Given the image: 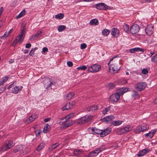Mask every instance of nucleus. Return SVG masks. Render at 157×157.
I'll list each match as a JSON object with an SVG mask.
<instances>
[{"label": "nucleus", "instance_id": "2f4dec72", "mask_svg": "<svg viewBox=\"0 0 157 157\" xmlns=\"http://www.w3.org/2000/svg\"><path fill=\"white\" fill-rule=\"evenodd\" d=\"M8 77L6 76L0 79V85H2L6 82L8 79Z\"/></svg>", "mask_w": 157, "mask_h": 157}, {"label": "nucleus", "instance_id": "f257e3e1", "mask_svg": "<svg viewBox=\"0 0 157 157\" xmlns=\"http://www.w3.org/2000/svg\"><path fill=\"white\" fill-rule=\"evenodd\" d=\"M113 59H110L108 63L109 67V71L113 74L116 73L117 71L120 70V65L118 64L115 63H113Z\"/></svg>", "mask_w": 157, "mask_h": 157}, {"label": "nucleus", "instance_id": "79ce46f5", "mask_svg": "<svg viewBox=\"0 0 157 157\" xmlns=\"http://www.w3.org/2000/svg\"><path fill=\"white\" fill-rule=\"evenodd\" d=\"M87 68V66L85 65H82L80 67L77 68V69L78 70H83L84 71Z\"/></svg>", "mask_w": 157, "mask_h": 157}, {"label": "nucleus", "instance_id": "ea45409f", "mask_svg": "<svg viewBox=\"0 0 157 157\" xmlns=\"http://www.w3.org/2000/svg\"><path fill=\"white\" fill-rule=\"evenodd\" d=\"M123 30L126 33H127L129 31V26L126 24H124L123 25Z\"/></svg>", "mask_w": 157, "mask_h": 157}, {"label": "nucleus", "instance_id": "052dcab7", "mask_svg": "<svg viewBox=\"0 0 157 157\" xmlns=\"http://www.w3.org/2000/svg\"><path fill=\"white\" fill-rule=\"evenodd\" d=\"M31 45L30 43H27L25 45L26 48H29L31 47Z\"/></svg>", "mask_w": 157, "mask_h": 157}, {"label": "nucleus", "instance_id": "1a4fd4ad", "mask_svg": "<svg viewBox=\"0 0 157 157\" xmlns=\"http://www.w3.org/2000/svg\"><path fill=\"white\" fill-rule=\"evenodd\" d=\"M95 8L98 10H105L108 9V6L103 3H100L95 5Z\"/></svg>", "mask_w": 157, "mask_h": 157}, {"label": "nucleus", "instance_id": "9b49d317", "mask_svg": "<svg viewBox=\"0 0 157 157\" xmlns=\"http://www.w3.org/2000/svg\"><path fill=\"white\" fill-rule=\"evenodd\" d=\"M110 101L113 103L118 101L120 98V95L118 93H115L112 94L110 97Z\"/></svg>", "mask_w": 157, "mask_h": 157}, {"label": "nucleus", "instance_id": "412c9836", "mask_svg": "<svg viewBox=\"0 0 157 157\" xmlns=\"http://www.w3.org/2000/svg\"><path fill=\"white\" fill-rule=\"evenodd\" d=\"M149 150L147 148H145L140 151L137 154L138 157L143 156L148 152Z\"/></svg>", "mask_w": 157, "mask_h": 157}, {"label": "nucleus", "instance_id": "f704fd0d", "mask_svg": "<svg viewBox=\"0 0 157 157\" xmlns=\"http://www.w3.org/2000/svg\"><path fill=\"white\" fill-rule=\"evenodd\" d=\"M25 10H23L18 15L16 16V18L18 19L21 18L25 15Z\"/></svg>", "mask_w": 157, "mask_h": 157}, {"label": "nucleus", "instance_id": "603ef678", "mask_svg": "<svg viewBox=\"0 0 157 157\" xmlns=\"http://www.w3.org/2000/svg\"><path fill=\"white\" fill-rule=\"evenodd\" d=\"M48 52V48L47 47H44L42 48V53L43 54H46V52Z\"/></svg>", "mask_w": 157, "mask_h": 157}, {"label": "nucleus", "instance_id": "6e6552de", "mask_svg": "<svg viewBox=\"0 0 157 157\" xmlns=\"http://www.w3.org/2000/svg\"><path fill=\"white\" fill-rule=\"evenodd\" d=\"M132 129V128L130 126L128 125L124 128H120L118 129L117 133L118 134L121 135L125 134L130 131Z\"/></svg>", "mask_w": 157, "mask_h": 157}, {"label": "nucleus", "instance_id": "6e6d98bb", "mask_svg": "<svg viewBox=\"0 0 157 157\" xmlns=\"http://www.w3.org/2000/svg\"><path fill=\"white\" fill-rule=\"evenodd\" d=\"M5 88V87H4L3 86L0 85V94L3 92Z\"/></svg>", "mask_w": 157, "mask_h": 157}, {"label": "nucleus", "instance_id": "37998d69", "mask_svg": "<svg viewBox=\"0 0 157 157\" xmlns=\"http://www.w3.org/2000/svg\"><path fill=\"white\" fill-rule=\"evenodd\" d=\"M143 132L141 125L139 126L136 128V133H139L141 132Z\"/></svg>", "mask_w": 157, "mask_h": 157}, {"label": "nucleus", "instance_id": "2eb2a0df", "mask_svg": "<svg viewBox=\"0 0 157 157\" xmlns=\"http://www.w3.org/2000/svg\"><path fill=\"white\" fill-rule=\"evenodd\" d=\"M111 131V129L110 127L107 128L106 129L102 130L101 133V137H104L110 133Z\"/></svg>", "mask_w": 157, "mask_h": 157}, {"label": "nucleus", "instance_id": "39448f33", "mask_svg": "<svg viewBox=\"0 0 157 157\" xmlns=\"http://www.w3.org/2000/svg\"><path fill=\"white\" fill-rule=\"evenodd\" d=\"M101 66L98 64H94L91 65H87V71L91 73H96L99 71Z\"/></svg>", "mask_w": 157, "mask_h": 157}, {"label": "nucleus", "instance_id": "4468645a", "mask_svg": "<svg viewBox=\"0 0 157 157\" xmlns=\"http://www.w3.org/2000/svg\"><path fill=\"white\" fill-rule=\"evenodd\" d=\"M63 124L62 127L63 128H66L73 124V122L71 121L68 119H66L65 120L63 121Z\"/></svg>", "mask_w": 157, "mask_h": 157}, {"label": "nucleus", "instance_id": "c85d7f7f", "mask_svg": "<svg viewBox=\"0 0 157 157\" xmlns=\"http://www.w3.org/2000/svg\"><path fill=\"white\" fill-rule=\"evenodd\" d=\"M113 107V106L110 105L105 108L102 110V113L103 114L105 115V114H107V112L109 111H111V109Z\"/></svg>", "mask_w": 157, "mask_h": 157}, {"label": "nucleus", "instance_id": "f8f14e48", "mask_svg": "<svg viewBox=\"0 0 157 157\" xmlns=\"http://www.w3.org/2000/svg\"><path fill=\"white\" fill-rule=\"evenodd\" d=\"M42 33L41 31H38L34 35H33L30 37L29 40L30 41H33L37 38L40 37L42 35Z\"/></svg>", "mask_w": 157, "mask_h": 157}, {"label": "nucleus", "instance_id": "338daca9", "mask_svg": "<svg viewBox=\"0 0 157 157\" xmlns=\"http://www.w3.org/2000/svg\"><path fill=\"white\" fill-rule=\"evenodd\" d=\"M4 10L3 7H2L0 9V16H1Z\"/></svg>", "mask_w": 157, "mask_h": 157}, {"label": "nucleus", "instance_id": "c756f323", "mask_svg": "<svg viewBox=\"0 0 157 157\" xmlns=\"http://www.w3.org/2000/svg\"><path fill=\"white\" fill-rule=\"evenodd\" d=\"M50 128V126L48 124H46L44 128L43 132L44 133H47L49 131Z\"/></svg>", "mask_w": 157, "mask_h": 157}, {"label": "nucleus", "instance_id": "a19ab883", "mask_svg": "<svg viewBox=\"0 0 157 157\" xmlns=\"http://www.w3.org/2000/svg\"><path fill=\"white\" fill-rule=\"evenodd\" d=\"M66 26L64 25H60L58 26V30L59 32H61L65 29Z\"/></svg>", "mask_w": 157, "mask_h": 157}, {"label": "nucleus", "instance_id": "9d476101", "mask_svg": "<svg viewBox=\"0 0 157 157\" xmlns=\"http://www.w3.org/2000/svg\"><path fill=\"white\" fill-rule=\"evenodd\" d=\"M139 30V26L135 24L131 26L130 29V31L132 34H134L138 32Z\"/></svg>", "mask_w": 157, "mask_h": 157}, {"label": "nucleus", "instance_id": "c9c22d12", "mask_svg": "<svg viewBox=\"0 0 157 157\" xmlns=\"http://www.w3.org/2000/svg\"><path fill=\"white\" fill-rule=\"evenodd\" d=\"M110 33V31L107 29H104L102 32V33L104 36H107Z\"/></svg>", "mask_w": 157, "mask_h": 157}, {"label": "nucleus", "instance_id": "69168bd1", "mask_svg": "<svg viewBox=\"0 0 157 157\" xmlns=\"http://www.w3.org/2000/svg\"><path fill=\"white\" fill-rule=\"evenodd\" d=\"M40 132H40V130H38V132L37 133H36V136H39L40 135Z\"/></svg>", "mask_w": 157, "mask_h": 157}, {"label": "nucleus", "instance_id": "13d9d810", "mask_svg": "<svg viewBox=\"0 0 157 157\" xmlns=\"http://www.w3.org/2000/svg\"><path fill=\"white\" fill-rule=\"evenodd\" d=\"M67 64L69 67H72L73 66L72 62L71 61H68L67 63Z\"/></svg>", "mask_w": 157, "mask_h": 157}, {"label": "nucleus", "instance_id": "c03bdc74", "mask_svg": "<svg viewBox=\"0 0 157 157\" xmlns=\"http://www.w3.org/2000/svg\"><path fill=\"white\" fill-rule=\"evenodd\" d=\"M59 143H56L51 145V147H50V148L51 150H53L56 148L57 147H58L59 146Z\"/></svg>", "mask_w": 157, "mask_h": 157}, {"label": "nucleus", "instance_id": "dca6fc26", "mask_svg": "<svg viewBox=\"0 0 157 157\" xmlns=\"http://www.w3.org/2000/svg\"><path fill=\"white\" fill-rule=\"evenodd\" d=\"M22 88V86H17L15 85L14 87L12 89V92L13 94H17L18 93L19 91H21Z\"/></svg>", "mask_w": 157, "mask_h": 157}, {"label": "nucleus", "instance_id": "4d7b16f0", "mask_svg": "<svg viewBox=\"0 0 157 157\" xmlns=\"http://www.w3.org/2000/svg\"><path fill=\"white\" fill-rule=\"evenodd\" d=\"M86 47V45L85 44L83 43L81 45L80 48L82 49L85 48Z\"/></svg>", "mask_w": 157, "mask_h": 157}, {"label": "nucleus", "instance_id": "e2e57ef3", "mask_svg": "<svg viewBox=\"0 0 157 157\" xmlns=\"http://www.w3.org/2000/svg\"><path fill=\"white\" fill-rule=\"evenodd\" d=\"M18 40H17V39H15L13 42L12 45L14 46L18 42Z\"/></svg>", "mask_w": 157, "mask_h": 157}, {"label": "nucleus", "instance_id": "58836bf2", "mask_svg": "<svg viewBox=\"0 0 157 157\" xmlns=\"http://www.w3.org/2000/svg\"><path fill=\"white\" fill-rule=\"evenodd\" d=\"M64 15L63 13H59L55 16V18L56 19H61L63 18Z\"/></svg>", "mask_w": 157, "mask_h": 157}, {"label": "nucleus", "instance_id": "72a5a7b5", "mask_svg": "<svg viewBox=\"0 0 157 157\" xmlns=\"http://www.w3.org/2000/svg\"><path fill=\"white\" fill-rule=\"evenodd\" d=\"M74 96V94L73 93H70L67 95L66 99L67 100H70Z\"/></svg>", "mask_w": 157, "mask_h": 157}, {"label": "nucleus", "instance_id": "5fc2aeb1", "mask_svg": "<svg viewBox=\"0 0 157 157\" xmlns=\"http://www.w3.org/2000/svg\"><path fill=\"white\" fill-rule=\"evenodd\" d=\"M108 86L110 89H113L115 87V85L112 83H109Z\"/></svg>", "mask_w": 157, "mask_h": 157}, {"label": "nucleus", "instance_id": "7c9ffc66", "mask_svg": "<svg viewBox=\"0 0 157 157\" xmlns=\"http://www.w3.org/2000/svg\"><path fill=\"white\" fill-rule=\"evenodd\" d=\"M23 148V147L22 145H17V147L14 149L13 152L16 153L19 151L22 150Z\"/></svg>", "mask_w": 157, "mask_h": 157}, {"label": "nucleus", "instance_id": "a18cd8bd", "mask_svg": "<svg viewBox=\"0 0 157 157\" xmlns=\"http://www.w3.org/2000/svg\"><path fill=\"white\" fill-rule=\"evenodd\" d=\"M139 94L136 91H133V93L132 94V96L135 98H137L138 97Z\"/></svg>", "mask_w": 157, "mask_h": 157}, {"label": "nucleus", "instance_id": "bf43d9fd", "mask_svg": "<svg viewBox=\"0 0 157 157\" xmlns=\"http://www.w3.org/2000/svg\"><path fill=\"white\" fill-rule=\"evenodd\" d=\"M15 85H16L13 83V84L9 85L8 86V89L9 90H10V89L11 88H13Z\"/></svg>", "mask_w": 157, "mask_h": 157}, {"label": "nucleus", "instance_id": "4c0bfd02", "mask_svg": "<svg viewBox=\"0 0 157 157\" xmlns=\"http://www.w3.org/2000/svg\"><path fill=\"white\" fill-rule=\"evenodd\" d=\"M122 121H116L112 122V124L114 126H118L122 124Z\"/></svg>", "mask_w": 157, "mask_h": 157}, {"label": "nucleus", "instance_id": "680f3d73", "mask_svg": "<svg viewBox=\"0 0 157 157\" xmlns=\"http://www.w3.org/2000/svg\"><path fill=\"white\" fill-rule=\"evenodd\" d=\"M18 40H17V39H15L13 42L12 45L14 46L18 42Z\"/></svg>", "mask_w": 157, "mask_h": 157}, {"label": "nucleus", "instance_id": "423d86ee", "mask_svg": "<svg viewBox=\"0 0 157 157\" xmlns=\"http://www.w3.org/2000/svg\"><path fill=\"white\" fill-rule=\"evenodd\" d=\"M14 144L11 140H8L5 142L4 144L2 146L1 149V151H3L7 150L13 147Z\"/></svg>", "mask_w": 157, "mask_h": 157}, {"label": "nucleus", "instance_id": "393cba45", "mask_svg": "<svg viewBox=\"0 0 157 157\" xmlns=\"http://www.w3.org/2000/svg\"><path fill=\"white\" fill-rule=\"evenodd\" d=\"M73 105L72 104H71L70 102L67 103L62 108V109L63 111L66 110H68L72 108Z\"/></svg>", "mask_w": 157, "mask_h": 157}, {"label": "nucleus", "instance_id": "0e129e2a", "mask_svg": "<svg viewBox=\"0 0 157 157\" xmlns=\"http://www.w3.org/2000/svg\"><path fill=\"white\" fill-rule=\"evenodd\" d=\"M22 36H21L19 35H18V36H17L16 38V39H17V40H18V41H19L21 39V38H22Z\"/></svg>", "mask_w": 157, "mask_h": 157}, {"label": "nucleus", "instance_id": "6ab92c4d", "mask_svg": "<svg viewBox=\"0 0 157 157\" xmlns=\"http://www.w3.org/2000/svg\"><path fill=\"white\" fill-rule=\"evenodd\" d=\"M99 107L98 105H94L89 106L87 108V110L89 112H93L99 109Z\"/></svg>", "mask_w": 157, "mask_h": 157}, {"label": "nucleus", "instance_id": "3c124183", "mask_svg": "<svg viewBox=\"0 0 157 157\" xmlns=\"http://www.w3.org/2000/svg\"><path fill=\"white\" fill-rule=\"evenodd\" d=\"M141 73L144 75H146L148 73V70L147 68H144L142 70Z\"/></svg>", "mask_w": 157, "mask_h": 157}, {"label": "nucleus", "instance_id": "aec40b11", "mask_svg": "<svg viewBox=\"0 0 157 157\" xmlns=\"http://www.w3.org/2000/svg\"><path fill=\"white\" fill-rule=\"evenodd\" d=\"M129 51L131 53H134L136 52H144V49L142 48L137 47L130 49Z\"/></svg>", "mask_w": 157, "mask_h": 157}, {"label": "nucleus", "instance_id": "bb28decb", "mask_svg": "<svg viewBox=\"0 0 157 157\" xmlns=\"http://www.w3.org/2000/svg\"><path fill=\"white\" fill-rule=\"evenodd\" d=\"M83 153V151L81 149H75L73 151V154L75 156L82 154Z\"/></svg>", "mask_w": 157, "mask_h": 157}, {"label": "nucleus", "instance_id": "473e14b6", "mask_svg": "<svg viewBox=\"0 0 157 157\" xmlns=\"http://www.w3.org/2000/svg\"><path fill=\"white\" fill-rule=\"evenodd\" d=\"M140 125L143 131L147 130L149 128L148 126L145 123H143Z\"/></svg>", "mask_w": 157, "mask_h": 157}, {"label": "nucleus", "instance_id": "0eeeda50", "mask_svg": "<svg viewBox=\"0 0 157 157\" xmlns=\"http://www.w3.org/2000/svg\"><path fill=\"white\" fill-rule=\"evenodd\" d=\"M147 86L146 83L144 82L137 83L135 85V89L139 91L143 90Z\"/></svg>", "mask_w": 157, "mask_h": 157}, {"label": "nucleus", "instance_id": "774afa93", "mask_svg": "<svg viewBox=\"0 0 157 157\" xmlns=\"http://www.w3.org/2000/svg\"><path fill=\"white\" fill-rule=\"evenodd\" d=\"M50 120V118H45L44 120V121L45 122H47L49 121Z\"/></svg>", "mask_w": 157, "mask_h": 157}, {"label": "nucleus", "instance_id": "49530a36", "mask_svg": "<svg viewBox=\"0 0 157 157\" xmlns=\"http://www.w3.org/2000/svg\"><path fill=\"white\" fill-rule=\"evenodd\" d=\"M38 48L37 47H35L34 48H32L30 51L29 54L31 56H33L34 55V51L37 49Z\"/></svg>", "mask_w": 157, "mask_h": 157}, {"label": "nucleus", "instance_id": "a878e982", "mask_svg": "<svg viewBox=\"0 0 157 157\" xmlns=\"http://www.w3.org/2000/svg\"><path fill=\"white\" fill-rule=\"evenodd\" d=\"M37 117L36 115H32L28 118L26 121L28 123H30L34 121Z\"/></svg>", "mask_w": 157, "mask_h": 157}, {"label": "nucleus", "instance_id": "20e7f679", "mask_svg": "<svg viewBox=\"0 0 157 157\" xmlns=\"http://www.w3.org/2000/svg\"><path fill=\"white\" fill-rule=\"evenodd\" d=\"M105 145H102L96 148L94 151L90 152L88 155L89 157H94L97 156L101 152L104 151L105 149Z\"/></svg>", "mask_w": 157, "mask_h": 157}, {"label": "nucleus", "instance_id": "4be33fe9", "mask_svg": "<svg viewBox=\"0 0 157 157\" xmlns=\"http://www.w3.org/2000/svg\"><path fill=\"white\" fill-rule=\"evenodd\" d=\"M128 89L127 88H121L118 89L117 90V92H116L117 93H118L120 95V96L121 95L123 94L124 93L128 91Z\"/></svg>", "mask_w": 157, "mask_h": 157}, {"label": "nucleus", "instance_id": "7ed1b4c3", "mask_svg": "<svg viewBox=\"0 0 157 157\" xmlns=\"http://www.w3.org/2000/svg\"><path fill=\"white\" fill-rule=\"evenodd\" d=\"M46 81L47 82V83L44 85V87L45 89L50 90L55 87L56 83L54 80L51 78H46Z\"/></svg>", "mask_w": 157, "mask_h": 157}, {"label": "nucleus", "instance_id": "8fccbe9b", "mask_svg": "<svg viewBox=\"0 0 157 157\" xmlns=\"http://www.w3.org/2000/svg\"><path fill=\"white\" fill-rule=\"evenodd\" d=\"M25 29L24 28H23L22 29L21 31V33L20 34H19V35L21 36L22 37L24 36L25 35Z\"/></svg>", "mask_w": 157, "mask_h": 157}, {"label": "nucleus", "instance_id": "ddd939ff", "mask_svg": "<svg viewBox=\"0 0 157 157\" xmlns=\"http://www.w3.org/2000/svg\"><path fill=\"white\" fill-rule=\"evenodd\" d=\"M145 31L148 35H151L153 33V27L152 25H147V27L145 28Z\"/></svg>", "mask_w": 157, "mask_h": 157}, {"label": "nucleus", "instance_id": "f3484780", "mask_svg": "<svg viewBox=\"0 0 157 157\" xmlns=\"http://www.w3.org/2000/svg\"><path fill=\"white\" fill-rule=\"evenodd\" d=\"M114 118L115 117L113 115H111L110 116H108L104 117L103 119V121L107 123H108L112 121Z\"/></svg>", "mask_w": 157, "mask_h": 157}, {"label": "nucleus", "instance_id": "de8ad7c7", "mask_svg": "<svg viewBox=\"0 0 157 157\" xmlns=\"http://www.w3.org/2000/svg\"><path fill=\"white\" fill-rule=\"evenodd\" d=\"M155 0H141L140 2L143 3H150L154 2Z\"/></svg>", "mask_w": 157, "mask_h": 157}, {"label": "nucleus", "instance_id": "cd10ccee", "mask_svg": "<svg viewBox=\"0 0 157 157\" xmlns=\"http://www.w3.org/2000/svg\"><path fill=\"white\" fill-rule=\"evenodd\" d=\"M98 21L97 19H94L91 20L90 22V25H96L98 24Z\"/></svg>", "mask_w": 157, "mask_h": 157}, {"label": "nucleus", "instance_id": "864d4df0", "mask_svg": "<svg viewBox=\"0 0 157 157\" xmlns=\"http://www.w3.org/2000/svg\"><path fill=\"white\" fill-rule=\"evenodd\" d=\"M9 33H8L7 32H6L5 33L4 35L1 37V38L2 39L4 37H6L9 36Z\"/></svg>", "mask_w": 157, "mask_h": 157}, {"label": "nucleus", "instance_id": "f03ea898", "mask_svg": "<svg viewBox=\"0 0 157 157\" xmlns=\"http://www.w3.org/2000/svg\"><path fill=\"white\" fill-rule=\"evenodd\" d=\"M93 118L90 115H86L77 119L76 123L78 124L82 125L90 121Z\"/></svg>", "mask_w": 157, "mask_h": 157}, {"label": "nucleus", "instance_id": "09e8293b", "mask_svg": "<svg viewBox=\"0 0 157 157\" xmlns=\"http://www.w3.org/2000/svg\"><path fill=\"white\" fill-rule=\"evenodd\" d=\"M75 113H71L68 114V116H66L65 119H69L70 118L73 117Z\"/></svg>", "mask_w": 157, "mask_h": 157}, {"label": "nucleus", "instance_id": "a211bd4d", "mask_svg": "<svg viewBox=\"0 0 157 157\" xmlns=\"http://www.w3.org/2000/svg\"><path fill=\"white\" fill-rule=\"evenodd\" d=\"M119 31L118 29L113 28L111 29V34L114 37H117L119 36Z\"/></svg>", "mask_w": 157, "mask_h": 157}, {"label": "nucleus", "instance_id": "5701e85b", "mask_svg": "<svg viewBox=\"0 0 157 157\" xmlns=\"http://www.w3.org/2000/svg\"><path fill=\"white\" fill-rule=\"evenodd\" d=\"M89 131L91 130L93 132H94L95 133L97 134H100L101 136V133L102 130H100L96 128H89Z\"/></svg>", "mask_w": 157, "mask_h": 157}, {"label": "nucleus", "instance_id": "b1692460", "mask_svg": "<svg viewBox=\"0 0 157 157\" xmlns=\"http://www.w3.org/2000/svg\"><path fill=\"white\" fill-rule=\"evenodd\" d=\"M155 133V131L154 130H152L151 132L149 133H147L145 135V136L146 137L148 138H151L154 135Z\"/></svg>", "mask_w": 157, "mask_h": 157}, {"label": "nucleus", "instance_id": "e433bc0d", "mask_svg": "<svg viewBox=\"0 0 157 157\" xmlns=\"http://www.w3.org/2000/svg\"><path fill=\"white\" fill-rule=\"evenodd\" d=\"M45 146V144L43 143H41L37 147L36 150L38 151H40Z\"/></svg>", "mask_w": 157, "mask_h": 157}]
</instances>
